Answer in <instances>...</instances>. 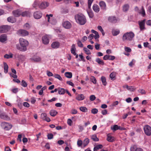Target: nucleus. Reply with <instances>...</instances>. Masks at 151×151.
Instances as JSON below:
<instances>
[{
  "mask_svg": "<svg viewBox=\"0 0 151 151\" xmlns=\"http://www.w3.org/2000/svg\"><path fill=\"white\" fill-rule=\"evenodd\" d=\"M129 8V6L128 4L124 5L123 6V10L124 12L127 11Z\"/></svg>",
  "mask_w": 151,
  "mask_h": 151,
  "instance_id": "obj_28",
  "label": "nucleus"
},
{
  "mask_svg": "<svg viewBox=\"0 0 151 151\" xmlns=\"http://www.w3.org/2000/svg\"><path fill=\"white\" fill-rule=\"evenodd\" d=\"M84 99L85 96L82 94H78L76 97V99L78 101H82L84 100Z\"/></svg>",
  "mask_w": 151,
  "mask_h": 151,
  "instance_id": "obj_16",
  "label": "nucleus"
},
{
  "mask_svg": "<svg viewBox=\"0 0 151 151\" xmlns=\"http://www.w3.org/2000/svg\"><path fill=\"white\" fill-rule=\"evenodd\" d=\"M145 134L146 135L150 136L151 135V127L148 125L145 126L143 128Z\"/></svg>",
  "mask_w": 151,
  "mask_h": 151,
  "instance_id": "obj_5",
  "label": "nucleus"
},
{
  "mask_svg": "<svg viewBox=\"0 0 151 151\" xmlns=\"http://www.w3.org/2000/svg\"><path fill=\"white\" fill-rule=\"evenodd\" d=\"M96 61L99 64H101L102 65H103L104 64V61L99 58H97L96 60Z\"/></svg>",
  "mask_w": 151,
  "mask_h": 151,
  "instance_id": "obj_32",
  "label": "nucleus"
},
{
  "mask_svg": "<svg viewBox=\"0 0 151 151\" xmlns=\"http://www.w3.org/2000/svg\"><path fill=\"white\" fill-rule=\"evenodd\" d=\"M49 5V3L47 2H42L39 5V8L41 9H45Z\"/></svg>",
  "mask_w": 151,
  "mask_h": 151,
  "instance_id": "obj_8",
  "label": "nucleus"
},
{
  "mask_svg": "<svg viewBox=\"0 0 151 151\" xmlns=\"http://www.w3.org/2000/svg\"><path fill=\"white\" fill-rule=\"evenodd\" d=\"M93 10L96 12L98 13L100 11V8L99 6L96 4H94L93 6Z\"/></svg>",
  "mask_w": 151,
  "mask_h": 151,
  "instance_id": "obj_20",
  "label": "nucleus"
},
{
  "mask_svg": "<svg viewBox=\"0 0 151 151\" xmlns=\"http://www.w3.org/2000/svg\"><path fill=\"white\" fill-rule=\"evenodd\" d=\"M145 19H144L142 21H139L138 22V24L140 31H143L145 29Z\"/></svg>",
  "mask_w": 151,
  "mask_h": 151,
  "instance_id": "obj_6",
  "label": "nucleus"
},
{
  "mask_svg": "<svg viewBox=\"0 0 151 151\" xmlns=\"http://www.w3.org/2000/svg\"><path fill=\"white\" fill-rule=\"evenodd\" d=\"M99 5L101 9L106 10V5L105 2L103 1H101L99 3Z\"/></svg>",
  "mask_w": 151,
  "mask_h": 151,
  "instance_id": "obj_17",
  "label": "nucleus"
},
{
  "mask_svg": "<svg viewBox=\"0 0 151 151\" xmlns=\"http://www.w3.org/2000/svg\"><path fill=\"white\" fill-rule=\"evenodd\" d=\"M88 13L90 18H92L93 17L94 15L92 12L91 11L88 12Z\"/></svg>",
  "mask_w": 151,
  "mask_h": 151,
  "instance_id": "obj_48",
  "label": "nucleus"
},
{
  "mask_svg": "<svg viewBox=\"0 0 151 151\" xmlns=\"http://www.w3.org/2000/svg\"><path fill=\"white\" fill-rule=\"evenodd\" d=\"M21 14L23 17H29L30 13L29 12L25 11L21 13Z\"/></svg>",
  "mask_w": 151,
  "mask_h": 151,
  "instance_id": "obj_24",
  "label": "nucleus"
},
{
  "mask_svg": "<svg viewBox=\"0 0 151 151\" xmlns=\"http://www.w3.org/2000/svg\"><path fill=\"white\" fill-rule=\"evenodd\" d=\"M12 91L13 93H16L18 92V89L17 88L13 89L12 90Z\"/></svg>",
  "mask_w": 151,
  "mask_h": 151,
  "instance_id": "obj_63",
  "label": "nucleus"
},
{
  "mask_svg": "<svg viewBox=\"0 0 151 151\" xmlns=\"http://www.w3.org/2000/svg\"><path fill=\"white\" fill-rule=\"evenodd\" d=\"M21 85L24 87H26L27 86V83L24 80L21 81Z\"/></svg>",
  "mask_w": 151,
  "mask_h": 151,
  "instance_id": "obj_44",
  "label": "nucleus"
},
{
  "mask_svg": "<svg viewBox=\"0 0 151 151\" xmlns=\"http://www.w3.org/2000/svg\"><path fill=\"white\" fill-rule=\"evenodd\" d=\"M142 11L141 12V13L142 15L143 16H144L145 15V13L144 8L143 6L142 7Z\"/></svg>",
  "mask_w": 151,
  "mask_h": 151,
  "instance_id": "obj_56",
  "label": "nucleus"
},
{
  "mask_svg": "<svg viewBox=\"0 0 151 151\" xmlns=\"http://www.w3.org/2000/svg\"><path fill=\"white\" fill-rule=\"evenodd\" d=\"M134 36V34L132 32H126L123 35L122 40L124 42L131 41L133 40Z\"/></svg>",
  "mask_w": 151,
  "mask_h": 151,
  "instance_id": "obj_2",
  "label": "nucleus"
},
{
  "mask_svg": "<svg viewBox=\"0 0 151 151\" xmlns=\"http://www.w3.org/2000/svg\"><path fill=\"white\" fill-rule=\"evenodd\" d=\"M66 77L68 78H71L72 76V74L71 72H66L65 73Z\"/></svg>",
  "mask_w": 151,
  "mask_h": 151,
  "instance_id": "obj_35",
  "label": "nucleus"
},
{
  "mask_svg": "<svg viewBox=\"0 0 151 151\" xmlns=\"http://www.w3.org/2000/svg\"><path fill=\"white\" fill-rule=\"evenodd\" d=\"M19 42L21 47H22L25 51L27 50V47L29 45L28 42L26 40L22 38H21L19 39Z\"/></svg>",
  "mask_w": 151,
  "mask_h": 151,
  "instance_id": "obj_3",
  "label": "nucleus"
},
{
  "mask_svg": "<svg viewBox=\"0 0 151 151\" xmlns=\"http://www.w3.org/2000/svg\"><path fill=\"white\" fill-rule=\"evenodd\" d=\"M146 24L147 25L151 26V20H147L146 22Z\"/></svg>",
  "mask_w": 151,
  "mask_h": 151,
  "instance_id": "obj_64",
  "label": "nucleus"
},
{
  "mask_svg": "<svg viewBox=\"0 0 151 151\" xmlns=\"http://www.w3.org/2000/svg\"><path fill=\"white\" fill-rule=\"evenodd\" d=\"M124 88H126L128 90L130 91H134L135 90V88L133 86H128V85H126L124 86Z\"/></svg>",
  "mask_w": 151,
  "mask_h": 151,
  "instance_id": "obj_23",
  "label": "nucleus"
},
{
  "mask_svg": "<svg viewBox=\"0 0 151 151\" xmlns=\"http://www.w3.org/2000/svg\"><path fill=\"white\" fill-rule=\"evenodd\" d=\"M109 22L113 23H116L117 21L116 18L114 16H111L108 17V19Z\"/></svg>",
  "mask_w": 151,
  "mask_h": 151,
  "instance_id": "obj_13",
  "label": "nucleus"
},
{
  "mask_svg": "<svg viewBox=\"0 0 151 151\" xmlns=\"http://www.w3.org/2000/svg\"><path fill=\"white\" fill-rule=\"evenodd\" d=\"M1 128L5 130H9L12 127V125L9 123L5 122H2L1 124Z\"/></svg>",
  "mask_w": 151,
  "mask_h": 151,
  "instance_id": "obj_4",
  "label": "nucleus"
},
{
  "mask_svg": "<svg viewBox=\"0 0 151 151\" xmlns=\"http://www.w3.org/2000/svg\"><path fill=\"white\" fill-rule=\"evenodd\" d=\"M53 15L52 14H50V15L47 14L46 16V17L47 18V21L48 22H49L50 21V17H52Z\"/></svg>",
  "mask_w": 151,
  "mask_h": 151,
  "instance_id": "obj_58",
  "label": "nucleus"
},
{
  "mask_svg": "<svg viewBox=\"0 0 151 151\" xmlns=\"http://www.w3.org/2000/svg\"><path fill=\"white\" fill-rule=\"evenodd\" d=\"M76 46L74 44H73L71 49V53L73 54L74 55H76Z\"/></svg>",
  "mask_w": 151,
  "mask_h": 151,
  "instance_id": "obj_22",
  "label": "nucleus"
},
{
  "mask_svg": "<svg viewBox=\"0 0 151 151\" xmlns=\"http://www.w3.org/2000/svg\"><path fill=\"white\" fill-rule=\"evenodd\" d=\"M125 50L126 52H130L131 51V48L129 47H125Z\"/></svg>",
  "mask_w": 151,
  "mask_h": 151,
  "instance_id": "obj_62",
  "label": "nucleus"
},
{
  "mask_svg": "<svg viewBox=\"0 0 151 151\" xmlns=\"http://www.w3.org/2000/svg\"><path fill=\"white\" fill-rule=\"evenodd\" d=\"M58 93L59 94H63L65 93V90L64 88H58Z\"/></svg>",
  "mask_w": 151,
  "mask_h": 151,
  "instance_id": "obj_29",
  "label": "nucleus"
},
{
  "mask_svg": "<svg viewBox=\"0 0 151 151\" xmlns=\"http://www.w3.org/2000/svg\"><path fill=\"white\" fill-rule=\"evenodd\" d=\"M19 34L22 36H25L29 34L28 31L24 29H20L18 31Z\"/></svg>",
  "mask_w": 151,
  "mask_h": 151,
  "instance_id": "obj_10",
  "label": "nucleus"
},
{
  "mask_svg": "<svg viewBox=\"0 0 151 151\" xmlns=\"http://www.w3.org/2000/svg\"><path fill=\"white\" fill-rule=\"evenodd\" d=\"M79 109L81 111L83 112H86L88 111V109L86 107L84 106L81 107Z\"/></svg>",
  "mask_w": 151,
  "mask_h": 151,
  "instance_id": "obj_38",
  "label": "nucleus"
},
{
  "mask_svg": "<svg viewBox=\"0 0 151 151\" xmlns=\"http://www.w3.org/2000/svg\"><path fill=\"white\" fill-rule=\"evenodd\" d=\"M54 77L56 78L59 79L60 81H62V79L60 76L58 74H55L54 76Z\"/></svg>",
  "mask_w": 151,
  "mask_h": 151,
  "instance_id": "obj_46",
  "label": "nucleus"
},
{
  "mask_svg": "<svg viewBox=\"0 0 151 151\" xmlns=\"http://www.w3.org/2000/svg\"><path fill=\"white\" fill-rule=\"evenodd\" d=\"M75 19L76 22L81 25H83L86 22L85 16L82 13H78L75 15Z\"/></svg>",
  "mask_w": 151,
  "mask_h": 151,
  "instance_id": "obj_1",
  "label": "nucleus"
},
{
  "mask_svg": "<svg viewBox=\"0 0 151 151\" xmlns=\"http://www.w3.org/2000/svg\"><path fill=\"white\" fill-rule=\"evenodd\" d=\"M96 97L94 95H91L90 97V99L91 101H93L96 99Z\"/></svg>",
  "mask_w": 151,
  "mask_h": 151,
  "instance_id": "obj_60",
  "label": "nucleus"
},
{
  "mask_svg": "<svg viewBox=\"0 0 151 151\" xmlns=\"http://www.w3.org/2000/svg\"><path fill=\"white\" fill-rule=\"evenodd\" d=\"M137 148L136 145H134L130 147L131 151H136Z\"/></svg>",
  "mask_w": 151,
  "mask_h": 151,
  "instance_id": "obj_39",
  "label": "nucleus"
},
{
  "mask_svg": "<svg viewBox=\"0 0 151 151\" xmlns=\"http://www.w3.org/2000/svg\"><path fill=\"white\" fill-rule=\"evenodd\" d=\"M7 20L8 22L12 23L16 22L15 19L12 17H9L7 18Z\"/></svg>",
  "mask_w": 151,
  "mask_h": 151,
  "instance_id": "obj_31",
  "label": "nucleus"
},
{
  "mask_svg": "<svg viewBox=\"0 0 151 151\" xmlns=\"http://www.w3.org/2000/svg\"><path fill=\"white\" fill-rule=\"evenodd\" d=\"M16 46L17 49L19 50L22 51H25L24 49H23V48L22 47H20L19 44H17Z\"/></svg>",
  "mask_w": 151,
  "mask_h": 151,
  "instance_id": "obj_41",
  "label": "nucleus"
},
{
  "mask_svg": "<svg viewBox=\"0 0 151 151\" xmlns=\"http://www.w3.org/2000/svg\"><path fill=\"white\" fill-rule=\"evenodd\" d=\"M60 43L58 42H53L51 44L52 48L54 49H57L60 46Z\"/></svg>",
  "mask_w": 151,
  "mask_h": 151,
  "instance_id": "obj_15",
  "label": "nucleus"
},
{
  "mask_svg": "<svg viewBox=\"0 0 151 151\" xmlns=\"http://www.w3.org/2000/svg\"><path fill=\"white\" fill-rule=\"evenodd\" d=\"M0 117L1 119L6 120H10V118L7 115L2 113L0 115Z\"/></svg>",
  "mask_w": 151,
  "mask_h": 151,
  "instance_id": "obj_18",
  "label": "nucleus"
},
{
  "mask_svg": "<svg viewBox=\"0 0 151 151\" xmlns=\"http://www.w3.org/2000/svg\"><path fill=\"white\" fill-rule=\"evenodd\" d=\"M30 25L28 23L25 24L24 26V27L26 29H28L30 28Z\"/></svg>",
  "mask_w": 151,
  "mask_h": 151,
  "instance_id": "obj_50",
  "label": "nucleus"
},
{
  "mask_svg": "<svg viewBox=\"0 0 151 151\" xmlns=\"http://www.w3.org/2000/svg\"><path fill=\"white\" fill-rule=\"evenodd\" d=\"M77 144L78 147H80L82 144V141L81 140H78L77 141Z\"/></svg>",
  "mask_w": 151,
  "mask_h": 151,
  "instance_id": "obj_57",
  "label": "nucleus"
},
{
  "mask_svg": "<svg viewBox=\"0 0 151 151\" xmlns=\"http://www.w3.org/2000/svg\"><path fill=\"white\" fill-rule=\"evenodd\" d=\"M41 117L43 120H45L47 122H49L51 121L50 118L47 117V114L45 113H43L41 114Z\"/></svg>",
  "mask_w": 151,
  "mask_h": 151,
  "instance_id": "obj_9",
  "label": "nucleus"
},
{
  "mask_svg": "<svg viewBox=\"0 0 151 151\" xmlns=\"http://www.w3.org/2000/svg\"><path fill=\"white\" fill-rule=\"evenodd\" d=\"M4 72L5 73H7L8 72V66L6 63L4 62Z\"/></svg>",
  "mask_w": 151,
  "mask_h": 151,
  "instance_id": "obj_33",
  "label": "nucleus"
},
{
  "mask_svg": "<svg viewBox=\"0 0 151 151\" xmlns=\"http://www.w3.org/2000/svg\"><path fill=\"white\" fill-rule=\"evenodd\" d=\"M77 111L76 109H73L71 110V113L72 114H76L77 113Z\"/></svg>",
  "mask_w": 151,
  "mask_h": 151,
  "instance_id": "obj_61",
  "label": "nucleus"
},
{
  "mask_svg": "<svg viewBox=\"0 0 151 151\" xmlns=\"http://www.w3.org/2000/svg\"><path fill=\"white\" fill-rule=\"evenodd\" d=\"M91 139L94 141H98L99 140V139L95 135H92L91 137Z\"/></svg>",
  "mask_w": 151,
  "mask_h": 151,
  "instance_id": "obj_40",
  "label": "nucleus"
},
{
  "mask_svg": "<svg viewBox=\"0 0 151 151\" xmlns=\"http://www.w3.org/2000/svg\"><path fill=\"white\" fill-rule=\"evenodd\" d=\"M116 74V73L114 72H113L110 74L109 76L111 80H114L115 79Z\"/></svg>",
  "mask_w": 151,
  "mask_h": 151,
  "instance_id": "obj_34",
  "label": "nucleus"
},
{
  "mask_svg": "<svg viewBox=\"0 0 151 151\" xmlns=\"http://www.w3.org/2000/svg\"><path fill=\"white\" fill-rule=\"evenodd\" d=\"M40 5L39 2L37 1H35L32 4V6L33 7L35 8Z\"/></svg>",
  "mask_w": 151,
  "mask_h": 151,
  "instance_id": "obj_45",
  "label": "nucleus"
},
{
  "mask_svg": "<svg viewBox=\"0 0 151 151\" xmlns=\"http://www.w3.org/2000/svg\"><path fill=\"white\" fill-rule=\"evenodd\" d=\"M98 112V110L97 109H92L91 110V112L94 114H97Z\"/></svg>",
  "mask_w": 151,
  "mask_h": 151,
  "instance_id": "obj_49",
  "label": "nucleus"
},
{
  "mask_svg": "<svg viewBox=\"0 0 151 151\" xmlns=\"http://www.w3.org/2000/svg\"><path fill=\"white\" fill-rule=\"evenodd\" d=\"M7 40V37L6 35L2 34L0 36V42H3Z\"/></svg>",
  "mask_w": 151,
  "mask_h": 151,
  "instance_id": "obj_19",
  "label": "nucleus"
},
{
  "mask_svg": "<svg viewBox=\"0 0 151 151\" xmlns=\"http://www.w3.org/2000/svg\"><path fill=\"white\" fill-rule=\"evenodd\" d=\"M63 27L66 29H70L71 27V24L70 22L68 21L64 22L63 23Z\"/></svg>",
  "mask_w": 151,
  "mask_h": 151,
  "instance_id": "obj_12",
  "label": "nucleus"
},
{
  "mask_svg": "<svg viewBox=\"0 0 151 151\" xmlns=\"http://www.w3.org/2000/svg\"><path fill=\"white\" fill-rule=\"evenodd\" d=\"M91 81L94 84H96V78L93 76H92L91 78Z\"/></svg>",
  "mask_w": 151,
  "mask_h": 151,
  "instance_id": "obj_54",
  "label": "nucleus"
},
{
  "mask_svg": "<svg viewBox=\"0 0 151 151\" xmlns=\"http://www.w3.org/2000/svg\"><path fill=\"white\" fill-rule=\"evenodd\" d=\"M89 141L88 138H86L84 139L83 142V145L84 147L86 146L89 143Z\"/></svg>",
  "mask_w": 151,
  "mask_h": 151,
  "instance_id": "obj_36",
  "label": "nucleus"
},
{
  "mask_svg": "<svg viewBox=\"0 0 151 151\" xmlns=\"http://www.w3.org/2000/svg\"><path fill=\"white\" fill-rule=\"evenodd\" d=\"M12 13L14 15L15 17H19L21 14V12L19 10L14 11Z\"/></svg>",
  "mask_w": 151,
  "mask_h": 151,
  "instance_id": "obj_21",
  "label": "nucleus"
},
{
  "mask_svg": "<svg viewBox=\"0 0 151 151\" xmlns=\"http://www.w3.org/2000/svg\"><path fill=\"white\" fill-rule=\"evenodd\" d=\"M10 29V26L8 25H3L0 27V32H7Z\"/></svg>",
  "mask_w": 151,
  "mask_h": 151,
  "instance_id": "obj_7",
  "label": "nucleus"
},
{
  "mask_svg": "<svg viewBox=\"0 0 151 151\" xmlns=\"http://www.w3.org/2000/svg\"><path fill=\"white\" fill-rule=\"evenodd\" d=\"M34 62H39L41 60V58L38 56H34L31 58Z\"/></svg>",
  "mask_w": 151,
  "mask_h": 151,
  "instance_id": "obj_25",
  "label": "nucleus"
},
{
  "mask_svg": "<svg viewBox=\"0 0 151 151\" xmlns=\"http://www.w3.org/2000/svg\"><path fill=\"white\" fill-rule=\"evenodd\" d=\"M83 50L85 51V53L87 55H90L91 54V52L86 47H84L83 48Z\"/></svg>",
  "mask_w": 151,
  "mask_h": 151,
  "instance_id": "obj_43",
  "label": "nucleus"
},
{
  "mask_svg": "<svg viewBox=\"0 0 151 151\" xmlns=\"http://www.w3.org/2000/svg\"><path fill=\"white\" fill-rule=\"evenodd\" d=\"M77 44L78 46L79 47H83V45L82 43L79 40L77 41Z\"/></svg>",
  "mask_w": 151,
  "mask_h": 151,
  "instance_id": "obj_55",
  "label": "nucleus"
},
{
  "mask_svg": "<svg viewBox=\"0 0 151 151\" xmlns=\"http://www.w3.org/2000/svg\"><path fill=\"white\" fill-rule=\"evenodd\" d=\"M120 32L119 30H113L112 32V33L113 36H116L118 35Z\"/></svg>",
  "mask_w": 151,
  "mask_h": 151,
  "instance_id": "obj_37",
  "label": "nucleus"
},
{
  "mask_svg": "<svg viewBox=\"0 0 151 151\" xmlns=\"http://www.w3.org/2000/svg\"><path fill=\"white\" fill-rule=\"evenodd\" d=\"M57 114V112L55 110H51L50 112V114L52 116H55Z\"/></svg>",
  "mask_w": 151,
  "mask_h": 151,
  "instance_id": "obj_26",
  "label": "nucleus"
},
{
  "mask_svg": "<svg viewBox=\"0 0 151 151\" xmlns=\"http://www.w3.org/2000/svg\"><path fill=\"white\" fill-rule=\"evenodd\" d=\"M42 43L45 45L48 44L49 42V39L47 35L42 37Z\"/></svg>",
  "mask_w": 151,
  "mask_h": 151,
  "instance_id": "obj_14",
  "label": "nucleus"
},
{
  "mask_svg": "<svg viewBox=\"0 0 151 151\" xmlns=\"http://www.w3.org/2000/svg\"><path fill=\"white\" fill-rule=\"evenodd\" d=\"M138 91L142 94H145L146 93L145 91L143 89H140L138 90Z\"/></svg>",
  "mask_w": 151,
  "mask_h": 151,
  "instance_id": "obj_59",
  "label": "nucleus"
},
{
  "mask_svg": "<svg viewBox=\"0 0 151 151\" xmlns=\"http://www.w3.org/2000/svg\"><path fill=\"white\" fill-rule=\"evenodd\" d=\"M101 81L102 84L104 86H106L107 84L106 79L105 77L102 76L101 77Z\"/></svg>",
  "mask_w": 151,
  "mask_h": 151,
  "instance_id": "obj_27",
  "label": "nucleus"
},
{
  "mask_svg": "<svg viewBox=\"0 0 151 151\" xmlns=\"http://www.w3.org/2000/svg\"><path fill=\"white\" fill-rule=\"evenodd\" d=\"M93 0H88V9H90L91 4L92 3Z\"/></svg>",
  "mask_w": 151,
  "mask_h": 151,
  "instance_id": "obj_52",
  "label": "nucleus"
},
{
  "mask_svg": "<svg viewBox=\"0 0 151 151\" xmlns=\"http://www.w3.org/2000/svg\"><path fill=\"white\" fill-rule=\"evenodd\" d=\"M112 129L113 130L115 131L119 129V126L117 125H114L113 126V128Z\"/></svg>",
  "mask_w": 151,
  "mask_h": 151,
  "instance_id": "obj_42",
  "label": "nucleus"
},
{
  "mask_svg": "<svg viewBox=\"0 0 151 151\" xmlns=\"http://www.w3.org/2000/svg\"><path fill=\"white\" fill-rule=\"evenodd\" d=\"M103 147V145H97L94 147L93 151H97V150L100 149H101Z\"/></svg>",
  "mask_w": 151,
  "mask_h": 151,
  "instance_id": "obj_30",
  "label": "nucleus"
},
{
  "mask_svg": "<svg viewBox=\"0 0 151 151\" xmlns=\"http://www.w3.org/2000/svg\"><path fill=\"white\" fill-rule=\"evenodd\" d=\"M107 140L109 142H112L113 139V137L111 136H109L108 135H107Z\"/></svg>",
  "mask_w": 151,
  "mask_h": 151,
  "instance_id": "obj_53",
  "label": "nucleus"
},
{
  "mask_svg": "<svg viewBox=\"0 0 151 151\" xmlns=\"http://www.w3.org/2000/svg\"><path fill=\"white\" fill-rule=\"evenodd\" d=\"M42 14L40 11H38L35 12L34 13V17L37 19H39L41 18Z\"/></svg>",
  "mask_w": 151,
  "mask_h": 151,
  "instance_id": "obj_11",
  "label": "nucleus"
},
{
  "mask_svg": "<svg viewBox=\"0 0 151 151\" xmlns=\"http://www.w3.org/2000/svg\"><path fill=\"white\" fill-rule=\"evenodd\" d=\"M13 57L12 54H11L10 55H8L7 54H6L4 55V57L5 58L7 59H9L10 58H12Z\"/></svg>",
  "mask_w": 151,
  "mask_h": 151,
  "instance_id": "obj_47",
  "label": "nucleus"
},
{
  "mask_svg": "<svg viewBox=\"0 0 151 151\" xmlns=\"http://www.w3.org/2000/svg\"><path fill=\"white\" fill-rule=\"evenodd\" d=\"M48 139H51L53 138V135L52 133L48 134L47 135Z\"/></svg>",
  "mask_w": 151,
  "mask_h": 151,
  "instance_id": "obj_51",
  "label": "nucleus"
}]
</instances>
